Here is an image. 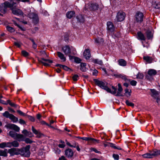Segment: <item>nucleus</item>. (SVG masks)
<instances>
[{
    "mask_svg": "<svg viewBox=\"0 0 160 160\" xmlns=\"http://www.w3.org/2000/svg\"><path fill=\"white\" fill-rule=\"evenodd\" d=\"M16 4L14 2L10 3L8 1H5L0 4V11L2 13L5 14L8 12V8H10L11 10L12 9V8Z\"/></svg>",
    "mask_w": 160,
    "mask_h": 160,
    "instance_id": "nucleus-1",
    "label": "nucleus"
},
{
    "mask_svg": "<svg viewBox=\"0 0 160 160\" xmlns=\"http://www.w3.org/2000/svg\"><path fill=\"white\" fill-rule=\"evenodd\" d=\"M96 85L101 88L104 89L108 92H111L110 89L107 86V84L106 82L99 81L97 79L93 80Z\"/></svg>",
    "mask_w": 160,
    "mask_h": 160,
    "instance_id": "nucleus-2",
    "label": "nucleus"
},
{
    "mask_svg": "<svg viewBox=\"0 0 160 160\" xmlns=\"http://www.w3.org/2000/svg\"><path fill=\"white\" fill-rule=\"evenodd\" d=\"M30 148V146L28 145L23 148L21 149H19V154L25 157H29L30 154L29 151Z\"/></svg>",
    "mask_w": 160,
    "mask_h": 160,
    "instance_id": "nucleus-3",
    "label": "nucleus"
},
{
    "mask_svg": "<svg viewBox=\"0 0 160 160\" xmlns=\"http://www.w3.org/2000/svg\"><path fill=\"white\" fill-rule=\"evenodd\" d=\"M3 116L9 118L13 122H16L18 121V118L12 114L10 113L8 111H5L2 114Z\"/></svg>",
    "mask_w": 160,
    "mask_h": 160,
    "instance_id": "nucleus-4",
    "label": "nucleus"
},
{
    "mask_svg": "<svg viewBox=\"0 0 160 160\" xmlns=\"http://www.w3.org/2000/svg\"><path fill=\"white\" fill-rule=\"evenodd\" d=\"M5 127L8 129H12L16 132H19L20 130V128L18 127L12 123H8Z\"/></svg>",
    "mask_w": 160,
    "mask_h": 160,
    "instance_id": "nucleus-5",
    "label": "nucleus"
},
{
    "mask_svg": "<svg viewBox=\"0 0 160 160\" xmlns=\"http://www.w3.org/2000/svg\"><path fill=\"white\" fill-rule=\"evenodd\" d=\"M62 49L65 55H68L71 53V49L74 50L75 49L72 47H70L68 45H66L63 47Z\"/></svg>",
    "mask_w": 160,
    "mask_h": 160,
    "instance_id": "nucleus-6",
    "label": "nucleus"
},
{
    "mask_svg": "<svg viewBox=\"0 0 160 160\" xmlns=\"http://www.w3.org/2000/svg\"><path fill=\"white\" fill-rule=\"evenodd\" d=\"M143 14L139 12H137L135 15V18L137 22H141L143 21Z\"/></svg>",
    "mask_w": 160,
    "mask_h": 160,
    "instance_id": "nucleus-7",
    "label": "nucleus"
},
{
    "mask_svg": "<svg viewBox=\"0 0 160 160\" xmlns=\"http://www.w3.org/2000/svg\"><path fill=\"white\" fill-rule=\"evenodd\" d=\"M8 152L10 154L11 156H13L15 155H19V149L12 148L9 149L8 151Z\"/></svg>",
    "mask_w": 160,
    "mask_h": 160,
    "instance_id": "nucleus-8",
    "label": "nucleus"
},
{
    "mask_svg": "<svg viewBox=\"0 0 160 160\" xmlns=\"http://www.w3.org/2000/svg\"><path fill=\"white\" fill-rule=\"evenodd\" d=\"M125 13L122 12H119L118 13L117 15V20L118 22L122 21L124 18Z\"/></svg>",
    "mask_w": 160,
    "mask_h": 160,
    "instance_id": "nucleus-9",
    "label": "nucleus"
},
{
    "mask_svg": "<svg viewBox=\"0 0 160 160\" xmlns=\"http://www.w3.org/2000/svg\"><path fill=\"white\" fill-rule=\"evenodd\" d=\"M15 6H14L12 8V9L11 10L12 11V13L16 15H23V13L22 11L20 9H14V7H15Z\"/></svg>",
    "mask_w": 160,
    "mask_h": 160,
    "instance_id": "nucleus-10",
    "label": "nucleus"
},
{
    "mask_svg": "<svg viewBox=\"0 0 160 160\" xmlns=\"http://www.w3.org/2000/svg\"><path fill=\"white\" fill-rule=\"evenodd\" d=\"M39 61L40 62L42 63L43 65L45 66H49V63H51L52 62V61L51 60L45 59L43 58H42L41 60H39Z\"/></svg>",
    "mask_w": 160,
    "mask_h": 160,
    "instance_id": "nucleus-11",
    "label": "nucleus"
},
{
    "mask_svg": "<svg viewBox=\"0 0 160 160\" xmlns=\"http://www.w3.org/2000/svg\"><path fill=\"white\" fill-rule=\"evenodd\" d=\"M30 18L32 19V22L35 24L38 23L39 21V18L38 15L32 13L30 15Z\"/></svg>",
    "mask_w": 160,
    "mask_h": 160,
    "instance_id": "nucleus-12",
    "label": "nucleus"
},
{
    "mask_svg": "<svg viewBox=\"0 0 160 160\" xmlns=\"http://www.w3.org/2000/svg\"><path fill=\"white\" fill-rule=\"evenodd\" d=\"M107 30L108 32H113L114 30V27L112 23L111 22H107Z\"/></svg>",
    "mask_w": 160,
    "mask_h": 160,
    "instance_id": "nucleus-13",
    "label": "nucleus"
},
{
    "mask_svg": "<svg viewBox=\"0 0 160 160\" xmlns=\"http://www.w3.org/2000/svg\"><path fill=\"white\" fill-rule=\"evenodd\" d=\"M32 130L33 133L37 135L36 137L37 138H41L43 136V134L42 133H41L39 131L36 129L33 126H32Z\"/></svg>",
    "mask_w": 160,
    "mask_h": 160,
    "instance_id": "nucleus-14",
    "label": "nucleus"
},
{
    "mask_svg": "<svg viewBox=\"0 0 160 160\" xmlns=\"http://www.w3.org/2000/svg\"><path fill=\"white\" fill-rule=\"evenodd\" d=\"M112 75H113L115 76L116 78H121L122 79L124 80L125 81L127 82L128 81V80L126 76L125 75L122 74H110Z\"/></svg>",
    "mask_w": 160,
    "mask_h": 160,
    "instance_id": "nucleus-15",
    "label": "nucleus"
},
{
    "mask_svg": "<svg viewBox=\"0 0 160 160\" xmlns=\"http://www.w3.org/2000/svg\"><path fill=\"white\" fill-rule=\"evenodd\" d=\"M65 154L68 158L72 157L73 155V151L71 149H68L65 151Z\"/></svg>",
    "mask_w": 160,
    "mask_h": 160,
    "instance_id": "nucleus-16",
    "label": "nucleus"
},
{
    "mask_svg": "<svg viewBox=\"0 0 160 160\" xmlns=\"http://www.w3.org/2000/svg\"><path fill=\"white\" fill-rule=\"evenodd\" d=\"M89 9L93 11L97 10L98 8V5L96 3L90 4L89 5Z\"/></svg>",
    "mask_w": 160,
    "mask_h": 160,
    "instance_id": "nucleus-17",
    "label": "nucleus"
},
{
    "mask_svg": "<svg viewBox=\"0 0 160 160\" xmlns=\"http://www.w3.org/2000/svg\"><path fill=\"white\" fill-rule=\"evenodd\" d=\"M77 138L85 141H91L93 142H97L98 143L99 142V141L98 140H96L93 138L85 137H78Z\"/></svg>",
    "mask_w": 160,
    "mask_h": 160,
    "instance_id": "nucleus-18",
    "label": "nucleus"
},
{
    "mask_svg": "<svg viewBox=\"0 0 160 160\" xmlns=\"http://www.w3.org/2000/svg\"><path fill=\"white\" fill-rule=\"evenodd\" d=\"M83 56L86 59H89L91 57V53L90 50L88 49H86L83 53Z\"/></svg>",
    "mask_w": 160,
    "mask_h": 160,
    "instance_id": "nucleus-19",
    "label": "nucleus"
},
{
    "mask_svg": "<svg viewBox=\"0 0 160 160\" xmlns=\"http://www.w3.org/2000/svg\"><path fill=\"white\" fill-rule=\"evenodd\" d=\"M57 55L60 59L63 62H65L66 60V57H65L64 55L62 52H58Z\"/></svg>",
    "mask_w": 160,
    "mask_h": 160,
    "instance_id": "nucleus-20",
    "label": "nucleus"
},
{
    "mask_svg": "<svg viewBox=\"0 0 160 160\" xmlns=\"http://www.w3.org/2000/svg\"><path fill=\"white\" fill-rule=\"evenodd\" d=\"M150 153H147L142 155V156L145 158H152L153 157L152 152L150 151Z\"/></svg>",
    "mask_w": 160,
    "mask_h": 160,
    "instance_id": "nucleus-21",
    "label": "nucleus"
},
{
    "mask_svg": "<svg viewBox=\"0 0 160 160\" xmlns=\"http://www.w3.org/2000/svg\"><path fill=\"white\" fill-rule=\"evenodd\" d=\"M10 143L9 142H3L0 143V148H10Z\"/></svg>",
    "mask_w": 160,
    "mask_h": 160,
    "instance_id": "nucleus-22",
    "label": "nucleus"
},
{
    "mask_svg": "<svg viewBox=\"0 0 160 160\" xmlns=\"http://www.w3.org/2000/svg\"><path fill=\"white\" fill-rule=\"evenodd\" d=\"M75 15V12L73 11L68 12L66 14L67 17L69 19L71 18Z\"/></svg>",
    "mask_w": 160,
    "mask_h": 160,
    "instance_id": "nucleus-23",
    "label": "nucleus"
},
{
    "mask_svg": "<svg viewBox=\"0 0 160 160\" xmlns=\"http://www.w3.org/2000/svg\"><path fill=\"white\" fill-rule=\"evenodd\" d=\"M56 66L58 67V68L57 69L58 70H60L61 69H63L64 70H68L69 69V68L68 67L64 65L58 64L56 65Z\"/></svg>",
    "mask_w": 160,
    "mask_h": 160,
    "instance_id": "nucleus-24",
    "label": "nucleus"
},
{
    "mask_svg": "<svg viewBox=\"0 0 160 160\" xmlns=\"http://www.w3.org/2000/svg\"><path fill=\"white\" fill-rule=\"evenodd\" d=\"M10 143V148L12 147H17L18 146L19 144L18 141H14L12 142H9Z\"/></svg>",
    "mask_w": 160,
    "mask_h": 160,
    "instance_id": "nucleus-25",
    "label": "nucleus"
},
{
    "mask_svg": "<svg viewBox=\"0 0 160 160\" xmlns=\"http://www.w3.org/2000/svg\"><path fill=\"white\" fill-rule=\"evenodd\" d=\"M138 38L142 41H145V38L144 35L141 32H139L137 33Z\"/></svg>",
    "mask_w": 160,
    "mask_h": 160,
    "instance_id": "nucleus-26",
    "label": "nucleus"
},
{
    "mask_svg": "<svg viewBox=\"0 0 160 160\" xmlns=\"http://www.w3.org/2000/svg\"><path fill=\"white\" fill-rule=\"evenodd\" d=\"M143 59L148 63H151L152 61V57L146 56L143 57Z\"/></svg>",
    "mask_w": 160,
    "mask_h": 160,
    "instance_id": "nucleus-27",
    "label": "nucleus"
},
{
    "mask_svg": "<svg viewBox=\"0 0 160 160\" xmlns=\"http://www.w3.org/2000/svg\"><path fill=\"white\" fill-rule=\"evenodd\" d=\"M119 64L121 66H125L127 65V62L123 59H120L118 60V61Z\"/></svg>",
    "mask_w": 160,
    "mask_h": 160,
    "instance_id": "nucleus-28",
    "label": "nucleus"
},
{
    "mask_svg": "<svg viewBox=\"0 0 160 160\" xmlns=\"http://www.w3.org/2000/svg\"><path fill=\"white\" fill-rule=\"evenodd\" d=\"M76 18L78 22H80L83 23L85 21L84 17L82 15H79L76 17Z\"/></svg>",
    "mask_w": 160,
    "mask_h": 160,
    "instance_id": "nucleus-29",
    "label": "nucleus"
},
{
    "mask_svg": "<svg viewBox=\"0 0 160 160\" xmlns=\"http://www.w3.org/2000/svg\"><path fill=\"white\" fill-rule=\"evenodd\" d=\"M8 156L7 154V149H5L4 150H0V156H2L4 157H7Z\"/></svg>",
    "mask_w": 160,
    "mask_h": 160,
    "instance_id": "nucleus-30",
    "label": "nucleus"
},
{
    "mask_svg": "<svg viewBox=\"0 0 160 160\" xmlns=\"http://www.w3.org/2000/svg\"><path fill=\"white\" fill-rule=\"evenodd\" d=\"M92 62L95 64H98L100 65H102V60L98 59H93L92 60Z\"/></svg>",
    "mask_w": 160,
    "mask_h": 160,
    "instance_id": "nucleus-31",
    "label": "nucleus"
},
{
    "mask_svg": "<svg viewBox=\"0 0 160 160\" xmlns=\"http://www.w3.org/2000/svg\"><path fill=\"white\" fill-rule=\"evenodd\" d=\"M146 33L147 38L148 39L152 38L153 35L151 31L149 30H148L147 31Z\"/></svg>",
    "mask_w": 160,
    "mask_h": 160,
    "instance_id": "nucleus-32",
    "label": "nucleus"
},
{
    "mask_svg": "<svg viewBox=\"0 0 160 160\" xmlns=\"http://www.w3.org/2000/svg\"><path fill=\"white\" fill-rule=\"evenodd\" d=\"M150 90L152 94V96L153 97L155 98L160 93V92L156 91L154 89H151Z\"/></svg>",
    "mask_w": 160,
    "mask_h": 160,
    "instance_id": "nucleus-33",
    "label": "nucleus"
},
{
    "mask_svg": "<svg viewBox=\"0 0 160 160\" xmlns=\"http://www.w3.org/2000/svg\"><path fill=\"white\" fill-rule=\"evenodd\" d=\"M153 7L156 9L160 8V2H155L152 3Z\"/></svg>",
    "mask_w": 160,
    "mask_h": 160,
    "instance_id": "nucleus-34",
    "label": "nucleus"
},
{
    "mask_svg": "<svg viewBox=\"0 0 160 160\" xmlns=\"http://www.w3.org/2000/svg\"><path fill=\"white\" fill-rule=\"evenodd\" d=\"M152 152L153 157L160 155V150L155 149Z\"/></svg>",
    "mask_w": 160,
    "mask_h": 160,
    "instance_id": "nucleus-35",
    "label": "nucleus"
},
{
    "mask_svg": "<svg viewBox=\"0 0 160 160\" xmlns=\"http://www.w3.org/2000/svg\"><path fill=\"white\" fill-rule=\"evenodd\" d=\"M81 70H85L86 69H88V66L85 63H82L80 64Z\"/></svg>",
    "mask_w": 160,
    "mask_h": 160,
    "instance_id": "nucleus-36",
    "label": "nucleus"
},
{
    "mask_svg": "<svg viewBox=\"0 0 160 160\" xmlns=\"http://www.w3.org/2000/svg\"><path fill=\"white\" fill-rule=\"evenodd\" d=\"M6 28L7 30L11 33L14 32L15 31V29L13 28L10 27L9 25L7 26Z\"/></svg>",
    "mask_w": 160,
    "mask_h": 160,
    "instance_id": "nucleus-37",
    "label": "nucleus"
},
{
    "mask_svg": "<svg viewBox=\"0 0 160 160\" xmlns=\"http://www.w3.org/2000/svg\"><path fill=\"white\" fill-rule=\"evenodd\" d=\"M16 134L17 133L13 131H10L9 132V136L14 139L16 138Z\"/></svg>",
    "mask_w": 160,
    "mask_h": 160,
    "instance_id": "nucleus-38",
    "label": "nucleus"
},
{
    "mask_svg": "<svg viewBox=\"0 0 160 160\" xmlns=\"http://www.w3.org/2000/svg\"><path fill=\"white\" fill-rule=\"evenodd\" d=\"M125 95L127 97H129L131 95V90H130V91H129V90L128 89H126L125 90Z\"/></svg>",
    "mask_w": 160,
    "mask_h": 160,
    "instance_id": "nucleus-39",
    "label": "nucleus"
},
{
    "mask_svg": "<svg viewBox=\"0 0 160 160\" xmlns=\"http://www.w3.org/2000/svg\"><path fill=\"white\" fill-rule=\"evenodd\" d=\"M157 73L156 71H148V74L150 75H155Z\"/></svg>",
    "mask_w": 160,
    "mask_h": 160,
    "instance_id": "nucleus-40",
    "label": "nucleus"
},
{
    "mask_svg": "<svg viewBox=\"0 0 160 160\" xmlns=\"http://www.w3.org/2000/svg\"><path fill=\"white\" fill-rule=\"evenodd\" d=\"M110 144V147L112 148H113L115 149H118V150H121V148L119 147H117L115 145L112 143H111Z\"/></svg>",
    "mask_w": 160,
    "mask_h": 160,
    "instance_id": "nucleus-41",
    "label": "nucleus"
},
{
    "mask_svg": "<svg viewBox=\"0 0 160 160\" xmlns=\"http://www.w3.org/2000/svg\"><path fill=\"white\" fill-rule=\"evenodd\" d=\"M136 76L137 78L140 79H142L144 77L143 74L142 73H138Z\"/></svg>",
    "mask_w": 160,
    "mask_h": 160,
    "instance_id": "nucleus-42",
    "label": "nucleus"
},
{
    "mask_svg": "<svg viewBox=\"0 0 160 160\" xmlns=\"http://www.w3.org/2000/svg\"><path fill=\"white\" fill-rule=\"evenodd\" d=\"M14 44L17 47L19 48L21 46L22 43L20 42H14Z\"/></svg>",
    "mask_w": 160,
    "mask_h": 160,
    "instance_id": "nucleus-43",
    "label": "nucleus"
},
{
    "mask_svg": "<svg viewBox=\"0 0 160 160\" xmlns=\"http://www.w3.org/2000/svg\"><path fill=\"white\" fill-rule=\"evenodd\" d=\"M126 104L128 106H131V107H134V104L133 103H132L131 102H129L128 100L126 101Z\"/></svg>",
    "mask_w": 160,
    "mask_h": 160,
    "instance_id": "nucleus-44",
    "label": "nucleus"
},
{
    "mask_svg": "<svg viewBox=\"0 0 160 160\" xmlns=\"http://www.w3.org/2000/svg\"><path fill=\"white\" fill-rule=\"evenodd\" d=\"M22 54L23 56L25 57L28 56L29 55L28 53L25 50H23L22 51Z\"/></svg>",
    "mask_w": 160,
    "mask_h": 160,
    "instance_id": "nucleus-45",
    "label": "nucleus"
},
{
    "mask_svg": "<svg viewBox=\"0 0 160 160\" xmlns=\"http://www.w3.org/2000/svg\"><path fill=\"white\" fill-rule=\"evenodd\" d=\"M23 138V136L22 134H18L17 133L15 139H22Z\"/></svg>",
    "mask_w": 160,
    "mask_h": 160,
    "instance_id": "nucleus-46",
    "label": "nucleus"
},
{
    "mask_svg": "<svg viewBox=\"0 0 160 160\" xmlns=\"http://www.w3.org/2000/svg\"><path fill=\"white\" fill-rule=\"evenodd\" d=\"M72 78L74 81H77L78 78V76L77 74H75L72 77Z\"/></svg>",
    "mask_w": 160,
    "mask_h": 160,
    "instance_id": "nucleus-47",
    "label": "nucleus"
},
{
    "mask_svg": "<svg viewBox=\"0 0 160 160\" xmlns=\"http://www.w3.org/2000/svg\"><path fill=\"white\" fill-rule=\"evenodd\" d=\"M74 60L75 62L77 63H79L81 61V60L80 58L77 57L74 58Z\"/></svg>",
    "mask_w": 160,
    "mask_h": 160,
    "instance_id": "nucleus-48",
    "label": "nucleus"
},
{
    "mask_svg": "<svg viewBox=\"0 0 160 160\" xmlns=\"http://www.w3.org/2000/svg\"><path fill=\"white\" fill-rule=\"evenodd\" d=\"M103 143L104 144V147H110V144H111V143L108 142H106V141H105V142H103Z\"/></svg>",
    "mask_w": 160,
    "mask_h": 160,
    "instance_id": "nucleus-49",
    "label": "nucleus"
},
{
    "mask_svg": "<svg viewBox=\"0 0 160 160\" xmlns=\"http://www.w3.org/2000/svg\"><path fill=\"white\" fill-rule=\"evenodd\" d=\"M26 116L27 117V118L31 121L32 122H33L35 120V119L34 117H33L31 116H29L26 115Z\"/></svg>",
    "mask_w": 160,
    "mask_h": 160,
    "instance_id": "nucleus-50",
    "label": "nucleus"
},
{
    "mask_svg": "<svg viewBox=\"0 0 160 160\" xmlns=\"http://www.w3.org/2000/svg\"><path fill=\"white\" fill-rule=\"evenodd\" d=\"M112 88L113 90H114V91H111V92H109L113 94H115L116 93L117 89L113 86H112Z\"/></svg>",
    "mask_w": 160,
    "mask_h": 160,
    "instance_id": "nucleus-51",
    "label": "nucleus"
},
{
    "mask_svg": "<svg viewBox=\"0 0 160 160\" xmlns=\"http://www.w3.org/2000/svg\"><path fill=\"white\" fill-rule=\"evenodd\" d=\"M32 47L34 49H36L37 47V45L36 43L34 40H32Z\"/></svg>",
    "mask_w": 160,
    "mask_h": 160,
    "instance_id": "nucleus-52",
    "label": "nucleus"
},
{
    "mask_svg": "<svg viewBox=\"0 0 160 160\" xmlns=\"http://www.w3.org/2000/svg\"><path fill=\"white\" fill-rule=\"evenodd\" d=\"M118 92H121L122 91V88L121 85L120 83H118Z\"/></svg>",
    "mask_w": 160,
    "mask_h": 160,
    "instance_id": "nucleus-53",
    "label": "nucleus"
},
{
    "mask_svg": "<svg viewBox=\"0 0 160 160\" xmlns=\"http://www.w3.org/2000/svg\"><path fill=\"white\" fill-rule=\"evenodd\" d=\"M25 141L27 143H31L32 142V141L28 138H26L25 140Z\"/></svg>",
    "mask_w": 160,
    "mask_h": 160,
    "instance_id": "nucleus-54",
    "label": "nucleus"
},
{
    "mask_svg": "<svg viewBox=\"0 0 160 160\" xmlns=\"http://www.w3.org/2000/svg\"><path fill=\"white\" fill-rule=\"evenodd\" d=\"M17 112L20 115L22 116H26V115L24 113H23L21 111L19 110H18L17 111Z\"/></svg>",
    "mask_w": 160,
    "mask_h": 160,
    "instance_id": "nucleus-55",
    "label": "nucleus"
},
{
    "mask_svg": "<svg viewBox=\"0 0 160 160\" xmlns=\"http://www.w3.org/2000/svg\"><path fill=\"white\" fill-rule=\"evenodd\" d=\"M100 40H102V38H96V39H95V42L96 43H100Z\"/></svg>",
    "mask_w": 160,
    "mask_h": 160,
    "instance_id": "nucleus-56",
    "label": "nucleus"
},
{
    "mask_svg": "<svg viewBox=\"0 0 160 160\" xmlns=\"http://www.w3.org/2000/svg\"><path fill=\"white\" fill-rule=\"evenodd\" d=\"M15 25L17 26L22 31H24L25 30V28H22L21 26L20 25H19L17 23H16Z\"/></svg>",
    "mask_w": 160,
    "mask_h": 160,
    "instance_id": "nucleus-57",
    "label": "nucleus"
},
{
    "mask_svg": "<svg viewBox=\"0 0 160 160\" xmlns=\"http://www.w3.org/2000/svg\"><path fill=\"white\" fill-rule=\"evenodd\" d=\"M137 82L135 80H132L130 82V84L131 85L133 86H135L136 85Z\"/></svg>",
    "mask_w": 160,
    "mask_h": 160,
    "instance_id": "nucleus-58",
    "label": "nucleus"
},
{
    "mask_svg": "<svg viewBox=\"0 0 160 160\" xmlns=\"http://www.w3.org/2000/svg\"><path fill=\"white\" fill-rule=\"evenodd\" d=\"M113 157L115 159L118 160L119 159V155L116 154H113Z\"/></svg>",
    "mask_w": 160,
    "mask_h": 160,
    "instance_id": "nucleus-59",
    "label": "nucleus"
},
{
    "mask_svg": "<svg viewBox=\"0 0 160 160\" xmlns=\"http://www.w3.org/2000/svg\"><path fill=\"white\" fill-rule=\"evenodd\" d=\"M92 75L93 76H96L98 73V71H92Z\"/></svg>",
    "mask_w": 160,
    "mask_h": 160,
    "instance_id": "nucleus-60",
    "label": "nucleus"
},
{
    "mask_svg": "<svg viewBox=\"0 0 160 160\" xmlns=\"http://www.w3.org/2000/svg\"><path fill=\"white\" fill-rule=\"evenodd\" d=\"M91 150L94 151L95 152L97 153H99L100 152L98 151L96 148H91Z\"/></svg>",
    "mask_w": 160,
    "mask_h": 160,
    "instance_id": "nucleus-61",
    "label": "nucleus"
},
{
    "mask_svg": "<svg viewBox=\"0 0 160 160\" xmlns=\"http://www.w3.org/2000/svg\"><path fill=\"white\" fill-rule=\"evenodd\" d=\"M26 136L30 137H32L33 135L31 132H28Z\"/></svg>",
    "mask_w": 160,
    "mask_h": 160,
    "instance_id": "nucleus-62",
    "label": "nucleus"
},
{
    "mask_svg": "<svg viewBox=\"0 0 160 160\" xmlns=\"http://www.w3.org/2000/svg\"><path fill=\"white\" fill-rule=\"evenodd\" d=\"M10 105L12 107H14L15 108H16L18 106V105L14 103L11 102V103H10Z\"/></svg>",
    "mask_w": 160,
    "mask_h": 160,
    "instance_id": "nucleus-63",
    "label": "nucleus"
},
{
    "mask_svg": "<svg viewBox=\"0 0 160 160\" xmlns=\"http://www.w3.org/2000/svg\"><path fill=\"white\" fill-rule=\"evenodd\" d=\"M28 132V131L26 129L23 130L22 132V133L26 136Z\"/></svg>",
    "mask_w": 160,
    "mask_h": 160,
    "instance_id": "nucleus-64",
    "label": "nucleus"
}]
</instances>
